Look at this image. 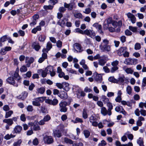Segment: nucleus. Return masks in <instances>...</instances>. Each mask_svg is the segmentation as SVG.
Masks as SVG:
<instances>
[{
    "instance_id": "nucleus-1",
    "label": "nucleus",
    "mask_w": 146,
    "mask_h": 146,
    "mask_svg": "<svg viewBox=\"0 0 146 146\" xmlns=\"http://www.w3.org/2000/svg\"><path fill=\"white\" fill-rule=\"evenodd\" d=\"M99 48L102 52H109L111 50V46L110 45H104L101 43L99 46Z\"/></svg>"
},
{
    "instance_id": "nucleus-2",
    "label": "nucleus",
    "mask_w": 146,
    "mask_h": 146,
    "mask_svg": "<svg viewBox=\"0 0 146 146\" xmlns=\"http://www.w3.org/2000/svg\"><path fill=\"white\" fill-rule=\"evenodd\" d=\"M46 97H42L36 98L33 101L32 104L34 106H39L40 105V102H42L45 100Z\"/></svg>"
},
{
    "instance_id": "nucleus-3",
    "label": "nucleus",
    "mask_w": 146,
    "mask_h": 146,
    "mask_svg": "<svg viewBox=\"0 0 146 146\" xmlns=\"http://www.w3.org/2000/svg\"><path fill=\"white\" fill-rule=\"evenodd\" d=\"M68 103L66 102H61L59 104L60 111L61 112H66L68 110V108L66 107Z\"/></svg>"
},
{
    "instance_id": "nucleus-4",
    "label": "nucleus",
    "mask_w": 146,
    "mask_h": 146,
    "mask_svg": "<svg viewBox=\"0 0 146 146\" xmlns=\"http://www.w3.org/2000/svg\"><path fill=\"white\" fill-rule=\"evenodd\" d=\"M28 125L31 127V129L34 131H38L40 129V126L37 124V122L36 121L33 122L29 123Z\"/></svg>"
},
{
    "instance_id": "nucleus-5",
    "label": "nucleus",
    "mask_w": 146,
    "mask_h": 146,
    "mask_svg": "<svg viewBox=\"0 0 146 146\" xmlns=\"http://www.w3.org/2000/svg\"><path fill=\"white\" fill-rule=\"evenodd\" d=\"M43 141L44 143L47 145L52 144L54 142V139L52 136L47 135L44 137Z\"/></svg>"
},
{
    "instance_id": "nucleus-6",
    "label": "nucleus",
    "mask_w": 146,
    "mask_h": 146,
    "mask_svg": "<svg viewBox=\"0 0 146 146\" xmlns=\"http://www.w3.org/2000/svg\"><path fill=\"white\" fill-rule=\"evenodd\" d=\"M119 63V62L117 60L114 61L111 63V65L113 67L111 68V72L114 73L118 69V67L117 65Z\"/></svg>"
},
{
    "instance_id": "nucleus-7",
    "label": "nucleus",
    "mask_w": 146,
    "mask_h": 146,
    "mask_svg": "<svg viewBox=\"0 0 146 146\" xmlns=\"http://www.w3.org/2000/svg\"><path fill=\"white\" fill-rule=\"evenodd\" d=\"M126 64H136L137 63V60L135 58H129L125 59L124 62Z\"/></svg>"
},
{
    "instance_id": "nucleus-8",
    "label": "nucleus",
    "mask_w": 146,
    "mask_h": 146,
    "mask_svg": "<svg viewBox=\"0 0 146 146\" xmlns=\"http://www.w3.org/2000/svg\"><path fill=\"white\" fill-rule=\"evenodd\" d=\"M58 100L54 98L53 100H51L49 99H46L45 102L50 105L55 106L57 105L58 103Z\"/></svg>"
},
{
    "instance_id": "nucleus-9",
    "label": "nucleus",
    "mask_w": 146,
    "mask_h": 146,
    "mask_svg": "<svg viewBox=\"0 0 146 146\" xmlns=\"http://www.w3.org/2000/svg\"><path fill=\"white\" fill-rule=\"evenodd\" d=\"M107 58V57L106 55L101 56L100 58L99 59V64L101 66H104L106 63Z\"/></svg>"
},
{
    "instance_id": "nucleus-10",
    "label": "nucleus",
    "mask_w": 146,
    "mask_h": 146,
    "mask_svg": "<svg viewBox=\"0 0 146 146\" xmlns=\"http://www.w3.org/2000/svg\"><path fill=\"white\" fill-rule=\"evenodd\" d=\"M83 34H85L92 37V36H95L96 35L95 32L92 30L86 29L83 32Z\"/></svg>"
},
{
    "instance_id": "nucleus-11",
    "label": "nucleus",
    "mask_w": 146,
    "mask_h": 146,
    "mask_svg": "<svg viewBox=\"0 0 146 146\" xmlns=\"http://www.w3.org/2000/svg\"><path fill=\"white\" fill-rule=\"evenodd\" d=\"M7 82L11 85H13L14 86L17 87L18 86V85L15 84V81L14 78L11 77H9L6 80Z\"/></svg>"
},
{
    "instance_id": "nucleus-12",
    "label": "nucleus",
    "mask_w": 146,
    "mask_h": 146,
    "mask_svg": "<svg viewBox=\"0 0 146 146\" xmlns=\"http://www.w3.org/2000/svg\"><path fill=\"white\" fill-rule=\"evenodd\" d=\"M64 7L68 9L69 10H71L74 7H76L75 3H74L67 4L65 3L64 4Z\"/></svg>"
},
{
    "instance_id": "nucleus-13",
    "label": "nucleus",
    "mask_w": 146,
    "mask_h": 146,
    "mask_svg": "<svg viewBox=\"0 0 146 146\" xmlns=\"http://www.w3.org/2000/svg\"><path fill=\"white\" fill-rule=\"evenodd\" d=\"M37 72L39 75H41L43 78L46 77L47 74V72L45 69H39L38 70Z\"/></svg>"
},
{
    "instance_id": "nucleus-14",
    "label": "nucleus",
    "mask_w": 146,
    "mask_h": 146,
    "mask_svg": "<svg viewBox=\"0 0 146 146\" xmlns=\"http://www.w3.org/2000/svg\"><path fill=\"white\" fill-rule=\"evenodd\" d=\"M74 48L78 50H75L77 52H81L83 51L82 48V47L81 45L78 43H75L74 44Z\"/></svg>"
},
{
    "instance_id": "nucleus-15",
    "label": "nucleus",
    "mask_w": 146,
    "mask_h": 146,
    "mask_svg": "<svg viewBox=\"0 0 146 146\" xmlns=\"http://www.w3.org/2000/svg\"><path fill=\"white\" fill-rule=\"evenodd\" d=\"M127 15L128 18L130 19L132 23L134 24L135 23L136 18L133 15L130 13H128L127 14Z\"/></svg>"
},
{
    "instance_id": "nucleus-16",
    "label": "nucleus",
    "mask_w": 146,
    "mask_h": 146,
    "mask_svg": "<svg viewBox=\"0 0 146 146\" xmlns=\"http://www.w3.org/2000/svg\"><path fill=\"white\" fill-rule=\"evenodd\" d=\"M58 96L62 99H66L68 97L67 93L64 91L60 92Z\"/></svg>"
},
{
    "instance_id": "nucleus-17",
    "label": "nucleus",
    "mask_w": 146,
    "mask_h": 146,
    "mask_svg": "<svg viewBox=\"0 0 146 146\" xmlns=\"http://www.w3.org/2000/svg\"><path fill=\"white\" fill-rule=\"evenodd\" d=\"M112 18L111 17H109L106 19V24H105L104 25V28L107 29V28L109 27V25L111 24L112 22Z\"/></svg>"
},
{
    "instance_id": "nucleus-18",
    "label": "nucleus",
    "mask_w": 146,
    "mask_h": 146,
    "mask_svg": "<svg viewBox=\"0 0 146 146\" xmlns=\"http://www.w3.org/2000/svg\"><path fill=\"white\" fill-rule=\"evenodd\" d=\"M53 135L55 137H60L62 136L61 131L58 130H53Z\"/></svg>"
},
{
    "instance_id": "nucleus-19",
    "label": "nucleus",
    "mask_w": 146,
    "mask_h": 146,
    "mask_svg": "<svg viewBox=\"0 0 146 146\" xmlns=\"http://www.w3.org/2000/svg\"><path fill=\"white\" fill-rule=\"evenodd\" d=\"M68 19L66 18H63L61 21H60V20L58 21L57 22V24L60 26L62 27H63L65 26L66 21H68Z\"/></svg>"
},
{
    "instance_id": "nucleus-20",
    "label": "nucleus",
    "mask_w": 146,
    "mask_h": 146,
    "mask_svg": "<svg viewBox=\"0 0 146 146\" xmlns=\"http://www.w3.org/2000/svg\"><path fill=\"white\" fill-rule=\"evenodd\" d=\"M47 58V53H42V54L41 57H40L38 60V62L39 63H41L43 62L44 60Z\"/></svg>"
},
{
    "instance_id": "nucleus-21",
    "label": "nucleus",
    "mask_w": 146,
    "mask_h": 146,
    "mask_svg": "<svg viewBox=\"0 0 146 146\" xmlns=\"http://www.w3.org/2000/svg\"><path fill=\"white\" fill-rule=\"evenodd\" d=\"M32 47L36 51H38L41 47L39 44L36 42H34L33 43Z\"/></svg>"
},
{
    "instance_id": "nucleus-22",
    "label": "nucleus",
    "mask_w": 146,
    "mask_h": 146,
    "mask_svg": "<svg viewBox=\"0 0 146 146\" xmlns=\"http://www.w3.org/2000/svg\"><path fill=\"white\" fill-rule=\"evenodd\" d=\"M22 129V127L20 125L16 126L14 129V131L15 133H19Z\"/></svg>"
},
{
    "instance_id": "nucleus-23",
    "label": "nucleus",
    "mask_w": 146,
    "mask_h": 146,
    "mask_svg": "<svg viewBox=\"0 0 146 146\" xmlns=\"http://www.w3.org/2000/svg\"><path fill=\"white\" fill-rule=\"evenodd\" d=\"M126 47H121L117 51V53L119 56H121L123 54L124 52L126 51Z\"/></svg>"
},
{
    "instance_id": "nucleus-24",
    "label": "nucleus",
    "mask_w": 146,
    "mask_h": 146,
    "mask_svg": "<svg viewBox=\"0 0 146 146\" xmlns=\"http://www.w3.org/2000/svg\"><path fill=\"white\" fill-rule=\"evenodd\" d=\"M145 119L142 116H140L138 118L137 121L136 122V125L139 126H141L142 125V121H144Z\"/></svg>"
},
{
    "instance_id": "nucleus-25",
    "label": "nucleus",
    "mask_w": 146,
    "mask_h": 146,
    "mask_svg": "<svg viewBox=\"0 0 146 146\" xmlns=\"http://www.w3.org/2000/svg\"><path fill=\"white\" fill-rule=\"evenodd\" d=\"M57 73L58 74V76L59 77L62 78L64 75V73L62 71V69L60 67H58L57 69Z\"/></svg>"
},
{
    "instance_id": "nucleus-26",
    "label": "nucleus",
    "mask_w": 146,
    "mask_h": 146,
    "mask_svg": "<svg viewBox=\"0 0 146 146\" xmlns=\"http://www.w3.org/2000/svg\"><path fill=\"white\" fill-rule=\"evenodd\" d=\"M107 106L108 108V114L109 115H110L111 114V111L113 109V106L111 103L108 102L107 103Z\"/></svg>"
},
{
    "instance_id": "nucleus-27",
    "label": "nucleus",
    "mask_w": 146,
    "mask_h": 146,
    "mask_svg": "<svg viewBox=\"0 0 146 146\" xmlns=\"http://www.w3.org/2000/svg\"><path fill=\"white\" fill-rule=\"evenodd\" d=\"M123 69L127 74H132L133 72V70L131 68H127L126 66H124L123 67Z\"/></svg>"
},
{
    "instance_id": "nucleus-28",
    "label": "nucleus",
    "mask_w": 146,
    "mask_h": 146,
    "mask_svg": "<svg viewBox=\"0 0 146 146\" xmlns=\"http://www.w3.org/2000/svg\"><path fill=\"white\" fill-rule=\"evenodd\" d=\"M3 122L9 125H11L13 123L11 118L4 119L3 120Z\"/></svg>"
},
{
    "instance_id": "nucleus-29",
    "label": "nucleus",
    "mask_w": 146,
    "mask_h": 146,
    "mask_svg": "<svg viewBox=\"0 0 146 146\" xmlns=\"http://www.w3.org/2000/svg\"><path fill=\"white\" fill-rule=\"evenodd\" d=\"M19 70H16L14 74V77L17 79V80L19 81L21 79V78L19 74Z\"/></svg>"
},
{
    "instance_id": "nucleus-30",
    "label": "nucleus",
    "mask_w": 146,
    "mask_h": 146,
    "mask_svg": "<svg viewBox=\"0 0 146 146\" xmlns=\"http://www.w3.org/2000/svg\"><path fill=\"white\" fill-rule=\"evenodd\" d=\"M41 30V28L40 26H37L36 27L33 29L31 31L32 33L36 34L37 31H40Z\"/></svg>"
},
{
    "instance_id": "nucleus-31",
    "label": "nucleus",
    "mask_w": 146,
    "mask_h": 146,
    "mask_svg": "<svg viewBox=\"0 0 146 146\" xmlns=\"http://www.w3.org/2000/svg\"><path fill=\"white\" fill-rule=\"evenodd\" d=\"M63 88L64 90L68 91L70 89L69 88V84L68 83L66 82H63Z\"/></svg>"
},
{
    "instance_id": "nucleus-32",
    "label": "nucleus",
    "mask_w": 146,
    "mask_h": 146,
    "mask_svg": "<svg viewBox=\"0 0 146 146\" xmlns=\"http://www.w3.org/2000/svg\"><path fill=\"white\" fill-rule=\"evenodd\" d=\"M101 113L104 116L106 115L108 113V111L106 108L104 107L101 108Z\"/></svg>"
},
{
    "instance_id": "nucleus-33",
    "label": "nucleus",
    "mask_w": 146,
    "mask_h": 146,
    "mask_svg": "<svg viewBox=\"0 0 146 146\" xmlns=\"http://www.w3.org/2000/svg\"><path fill=\"white\" fill-rule=\"evenodd\" d=\"M83 133L85 138H88L90 135V132L87 130H84L83 131Z\"/></svg>"
},
{
    "instance_id": "nucleus-34",
    "label": "nucleus",
    "mask_w": 146,
    "mask_h": 146,
    "mask_svg": "<svg viewBox=\"0 0 146 146\" xmlns=\"http://www.w3.org/2000/svg\"><path fill=\"white\" fill-rule=\"evenodd\" d=\"M72 121L74 123H82L83 122V121L82 119L78 117H76L75 120H72Z\"/></svg>"
},
{
    "instance_id": "nucleus-35",
    "label": "nucleus",
    "mask_w": 146,
    "mask_h": 146,
    "mask_svg": "<svg viewBox=\"0 0 146 146\" xmlns=\"http://www.w3.org/2000/svg\"><path fill=\"white\" fill-rule=\"evenodd\" d=\"M46 38V36L44 35H41L39 36L38 39L40 42H44Z\"/></svg>"
},
{
    "instance_id": "nucleus-36",
    "label": "nucleus",
    "mask_w": 146,
    "mask_h": 146,
    "mask_svg": "<svg viewBox=\"0 0 146 146\" xmlns=\"http://www.w3.org/2000/svg\"><path fill=\"white\" fill-rule=\"evenodd\" d=\"M37 91L38 93L41 94H43L45 91V88L43 87H40L37 89Z\"/></svg>"
},
{
    "instance_id": "nucleus-37",
    "label": "nucleus",
    "mask_w": 146,
    "mask_h": 146,
    "mask_svg": "<svg viewBox=\"0 0 146 146\" xmlns=\"http://www.w3.org/2000/svg\"><path fill=\"white\" fill-rule=\"evenodd\" d=\"M96 80L99 82H101L102 80V76L100 74L97 75L95 78Z\"/></svg>"
},
{
    "instance_id": "nucleus-38",
    "label": "nucleus",
    "mask_w": 146,
    "mask_h": 146,
    "mask_svg": "<svg viewBox=\"0 0 146 146\" xmlns=\"http://www.w3.org/2000/svg\"><path fill=\"white\" fill-rule=\"evenodd\" d=\"M15 136V135H13L11 134H7L4 136V139L6 140H8L9 139L11 138L14 137Z\"/></svg>"
},
{
    "instance_id": "nucleus-39",
    "label": "nucleus",
    "mask_w": 146,
    "mask_h": 146,
    "mask_svg": "<svg viewBox=\"0 0 146 146\" xmlns=\"http://www.w3.org/2000/svg\"><path fill=\"white\" fill-rule=\"evenodd\" d=\"M125 135L127 136L129 139L131 140H132L133 139V136L132 134L130 133L129 131L125 133Z\"/></svg>"
},
{
    "instance_id": "nucleus-40",
    "label": "nucleus",
    "mask_w": 146,
    "mask_h": 146,
    "mask_svg": "<svg viewBox=\"0 0 146 146\" xmlns=\"http://www.w3.org/2000/svg\"><path fill=\"white\" fill-rule=\"evenodd\" d=\"M137 143L140 146H144L143 139L141 137H139L137 140Z\"/></svg>"
},
{
    "instance_id": "nucleus-41",
    "label": "nucleus",
    "mask_w": 146,
    "mask_h": 146,
    "mask_svg": "<svg viewBox=\"0 0 146 146\" xmlns=\"http://www.w3.org/2000/svg\"><path fill=\"white\" fill-rule=\"evenodd\" d=\"M64 140L65 142L66 143L70 144H73V143L74 142L73 141L67 137L64 138Z\"/></svg>"
},
{
    "instance_id": "nucleus-42",
    "label": "nucleus",
    "mask_w": 146,
    "mask_h": 146,
    "mask_svg": "<svg viewBox=\"0 0 146 146\" xmlns=\"http://www.w3.org/2000/svg\"><path fill=\"white\" fill-rule=\"evenodd\" d=\"M28 95V93L26 92H23L21 94V100H24L27 97Z\"/></svg>"
},
{
    "instance_id": "nucleus-43",
    "label": "nucleus",
    "mask_w": 146,
    "mask_h": 146,
    "mask_svg": "<svg viewBox=\"0 0 146 146\" xmlns=\"http://www.w3.org/2000/svg\"><path fill=\"white\" fill-rule=\"evenodd\" d=\"M13 111L12 110H10L6 113L5 117L6 118H7L10 117L11 115L13 114Z\"/></svg>"
},
{
    "instance_id": "nucleus-44",
    "label": "nucleus",
    "mask_w": 146,
    "mask_h": 146,
    "mask_svg": "<svg viewBox=\"0 0 146 146\" xmlns=\"http://www.w3.org/2000/svg\"><path fill=\"white\" fill-rule=\"evenodd\" d=\"M66 70L67 71L71 74H77V72L71 68H67L66 69Z\"/></svg>"
},
{
    "instance_id": "nucleus-45",
    "label": "nucleus",
    "mask_w": 146,
    "mask_h": 146,
    "mask_svg": "<svg viewBox=\"0 0 146 146\" xmlns=\"http://www.w3.org/2000/svg\"><path fill=\"white\" fill-rule=\"evenodd\" d=\"M45 68L47 72H48H48L49 73L51 72L54 70L53 69V67L52 66H49Z\"/></svg>"
},
{
    "instance_id": "nucleus-46",
    "label": "nucleus",
    "mask_w": 146,
    "mask_h": 146,
    "mask_svg": "<svg viewBox=\"0 0 146 146\" xmlns=\"http://www.w3.org/2000/svg\"><path fill=\"white\" fill-rule=\"evenodd\" d=\"M21 139H19L17 141L15 142L13 144V146H20L22 143Z\"/></svg>"
},
{
    "instance_id": "nucleus-47",
    "label": "nucleus",
    "mask_w": 146,
    "mask_h": 146,
    "mask_svg": "<svg viewBox=\"0 0 146 146\" xmlns=\"http://www.w3.org/2000/svg\"><path fill=\"white\" fill-rule=\"evenodd\" d=\"M31 72L30 71H29L25 74L23 75V77L25 78L26 77L30 78L31 76Z\"/></svg>"
},
{
    "instance_id": "nucleus-48",
    "label": "nucleus",
    "mask_w": 146,
    "mask_h": 146,
    "mask_svg": "<svg viewBox=\"0 0 146 146\" xmlns=\"http://www.w3.org/2000/svg\"><path fill=\"white\" fill-rule=\"evenodd\" d=\"M82 117L85 119H86L88 117L87 110L86 109H84L83 110Z\"/></svg>"
},
{
    "instance_id": "nucleus-49",
    "label": "nucleus",
    "mask_w": 146,
    "mask_h": 146,
    "mask_svg": "<svg viewBox=\"0 0 146 146\" xmlns=\"http://www.w3.org/2000/svg\"><path fill=\"white\" fill-rule=\"evenodd\" d=\"M126 91L127 94L129 95H131L132 93V88L131 87L129 86H128L126 88Z\"/></svg>"
},
{
    "instance_id": "nucleus-50",
    "label": "nucleus",
    "mask_w": 146,
    "mask_h": 146,
    "mask_svg": "<svg viewBox=\"0 0 146 146\" xmlns=\"http://www.w3.org/2000/svg\"><path fill=\"white\" fill-rule=\"evenodd\" d=\"M108 80L110 82L117 83L118 80L114 78L113 77H110L108 78Z\"/></svg>"
},
{
    "instance_id": "nucleus-51",
    "label": "nucleus",
    "mask_w": 146,
    "mask_h": 146,
    "mask_svg": "<svg viewBox=\"0 0 146 146\" xmlns=\"http://www.w3.org/2000/svg\"><path fill=\"white\" fill-rule=\"evenodd\" d=\"M8 39V37L6 35H4L2 36L0 39V40L1 43L4 42Z\"/></svg>"
},
{
    "instance_id": "nucleus-52",
    "label": "nucleus",
    "mask_w": 146,
    "mask_h": 146,
    "mask_svg": "<svg viewBox=\"0 0 146 146\" xmlns=\"http://www.w3.org/2000/svg\"><path fill=\"white\" fill-rule=\"evenodd\" d=\"M129 28L130 30L133 32H136L137 31V28L136 27L129 26Z\"/></svg>"
},
{
    "instance_id": "nucleus-53",
    "label": "nucleus",
    "mask_w": 146,
    "mask_h": 146,
    "mask_svg": "<svg viewBox=\"0 0 146 146\" xmlns=\"http://www.w3.org/2000/svg\"><path fill=\"white\" fill-rule=\"evenodd\" d=\"M20 70L21 72H25L27 71V69L25 66L23 65L20 68Z\"/></svg>"
},
{
    "instance_id": "nucleus-54",
    "label": "nucleus",
    "mask_w": 146,
    "mask_h": 146,
    "mask_svg": "<svg viewBox=\"0 0 146 146\" xmlns=\"http://www.w3.org/2000/svg\"><path fill=\"white\" fill-rule=\"evenodd\" d=\"M46 48H48V50H50L52 48V43L50 42H48L46 44Z\"/></svg>"
},
{
    "instance_id": "nucleus-55",
    "label": "nucleus",
    "mask_w": 146,
    "mask_h": 146,
    "mask_svg": "<svg viewBox=\"0 0 146 146\" xmlns=\"http://www.w3.org/2000/svg\"><path fill=\"white\" fill-rule=\"evenodd\" d=\"M123 109V108L122 107L119 106L116 107L115 109V110L117 112H119L120 113Z\"/></svg>"
},
{
    "instance_id": "nucleus-56",
    "label": "nucleus",
    "mask_w": 146,
    "mask_h": 146,
    "mask_svg": "<svg viewBox=\"0 0 146 146\" xmlns=\"http://www.w3.org/2000/svg\"><path fill=\"white\" fill-rule=\"evenodd\" d=\"M96 119L95 116L93 115H92L90 117L89 121L90 123L96 121Z\"/></svg>"
},
{
    "instance_id": "nucleus-57",
    "label": "nucleus",
    "mask_w": 146,
    "mask_h": 146,
    "mask_svg": "<svg viewBox=\"0 0 146 146\" xmlns=\"http://www.w3.org/2000/svg\"><path fill=\"white\" fill-rule=\"evenodd\" d=\"M56 43V46L58 48H61L62 46V42L60 40H58Z\"/></svg>"
},
{
    "instance_id": "nucleus-58",
    "label": "nucleus",
    "mask_w": 146,
    "mask_h": 146,
    "mask_svg": "<svg viewBox=\"0 0 146 146\" xmlns=\"http://www.w3.org/2000/svg\"><path fill=\"white\" fill-rule=\"evenodd\" d=\"M50 118L51 117L50 116L48 115H47L44 117L43 119L45 122H47L50 119Z\"/></svg>"
},
{
    "instance_id": "nucleus-59",
    "label": "nucleus",
    "mask_w": 146,
    "mask_h": 146,
    "mask_svg": "<svg viewBox=\"0 0 146 146\" xmlns=\"http://www.w3.org/2000/svg\"><path fill=\"white\" fill-rule=\"evenodd\" d=\"M74 17L76 18H81L82 17V14L80 13H75L74 14Z\"/></svg>"
},
{
    "instance_id": "nucleus-60",
    "label": "nucleus",
    "mask_w": 146,
    "mask_h": 146,
    "mask_svg": "<svg viewBox=\"0 0 146 146\" xmlns=\"http://www.w3.org/2000/svg\"><path fill=\"white\" fill-rule=\"evenodd\" d=\"M107 144L106 142L104 140H102L98 144V146H105Z\"/></svg>"
},
{
    "instance_id": "nucleus-61",
    "label": "nucleus",
    "mask_w": 146,
    "mask_h": 146,
    "mask_svg": "<svg viewBox=\"0 0 146 146\" xmlns=\"http://www.w3.org/2000/svg\"><path fill=\"white\" fill-rule=\"evenodd\" d=\"M124 76L119 77L118 78V80H118V82L117 83H118L119 82L121 83L123 82L124 81Z\"/></svg>"
},
{
    "instance_id": "nucleus-62",
    "label": "nucleus",
    "mask_w": 146,
    "mask_h": 146,
    "mask_svg": "<svg viewBox=\"0 0 146 146\" xmlns=\"http://www.w3.org/2000/svg\"><path fill=\"white\" fill-rule=\"evenodd\" d=\"M141 48V45L138 43H136L135 45V49L136 50H139Z\"/></svg>"
},
{
    "instance_id": "nucleus-63",
    "label": "nucleus",
    "mask_w": 146,
    "mask_h": 146,
    "mask_svg": "<svg viewBox=\"0 0 146 146\" xmlns=\"http://www.w3.org/2000/svg\"><path fill=\"white\" fill-rule=\"evenodd\" d=\"M145 86H146V77H144L143 78L142 84V88H144Z\"/></svg>"
},
{
    "instance_id": "nucleus-64",
    "label": "nucleus",
    "mask_w": 146,
    "mask_h": 146,
    "mask_svg": "<svg viewBox=\"0 0 146 146\" xmlns=\"http://www.w3.org/2000/svg\"><path fill=\"white\" fill-rule=\"evenodd\" d=\"M109 40L107 39H105L102 40V42L101 43H103L104 45H109Z\"/></svg>"
}]
</instances>
